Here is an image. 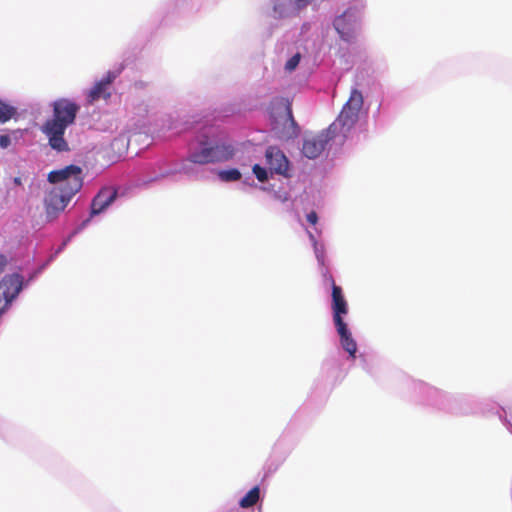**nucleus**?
<instances>
[{"mask_svg": "<svg viewBox=\"0 0 512 512\" xmlns=\"http://www.w3.org/2000/svg\"><path fill=\"white\" fill-rule=\"evenodd\" d=\"M360 20V10L356 7H349L334 19L333 26L343 41L352 44L360 28Z\"/></svg>", "mask_w": 512, "mask_h": 512, "instance_id": "10", "label": "nucleus"}, {"mask_svg": "<svg viewBox=\"0 0 512 512\" xmlns=\"http://www.w3.org/2000/svg\"><path fill=\"white\" fill-rule=\"evenodd\" d=\"M314 0H270V16L282 20L298 16Z\"/></svg>", "mask_w": 512, "mask_h": 512, "instance_id": "12", "label": "nucleus"}, {"mask_svg": "<svg viewBox=\"0 0 512 512\" xmlns=\"http://www.w3.org/2000/svg\"><path fill=\"white\" fill-rule=\"evenodd\" d=\"M308 235H309V239L312 243L318 265L320 266V272L323 277V283H324V285H329L331 287V291H333V287H340V286L335 283L332 274L329 272L328 268L326 267V255H325L324 245L318 243V241L316 240V237L313 233L308 232Z\"/></svg>", "mask_w": 512, "mask_h": 512, "instance_id": "17", "label": "nucleus"}, {"mask_svg": "<svg viewBox=\"0 0 512 512\" xmlns=\"http://www.w3.org/2000/svg\"><path fill=\"white\" fill-rule=\"evenodd\" d=\"M243 184L250 186V187H257L254 179L251 176H247L243 179Z\"/></svg>", "mask_w": 512, "mask_h": 512, "instance_id": "29", "label": "nucleus"}, {"mask_svg": "<svg viewBox=\"0 0 512 512\" xmlns=\"http://www.w3.org/2000/svg\"><path fill=\"white\" fill-rule=\"evenodd\" d=\"M289 451H290V449L285 453V455H284V456H283V458H282V461H283L284 459H286V456H287V454L289 453Z\"/></svg>", "mask_w": 512, "mask_h": 512, "instance_id": "33", "label": "nucleus"}, {"mask_svg": "<svg viewBox=\"0 0 512 512\" xmlns=\"http://www.w3.org/2000/svg\"><path fill=\"white\" fill-rule=\"evenodd\" d=\"M267 118L272 135L282 142H290L301 134V127L295 120L292 103L285 97H273L267 107Z\"/></svg>", "mask_w": 512, "mask_h": 512, "instance_id": "5", "label": "nucleus"}, {"mask_svg": "<svg viewBox=\"0 0 512 512\" xmlns=\"http://www.w3.org/2000/svg\"><path fill=\"white\" fill-rule=\"evenodd\" d=\"M89 225V220H82L77 224L68 235L62 240L61 244L55 249V251L45 260L50 265L57 256L62 253L67 245L73 240L75 236L81 233Z\"/></svg>", "mask_w": 512, "mask_h": 512, "instance_id": "19", "label": "nucleus"}, {"mask_svg": "<svg viewBox=\"0 0 512 512\" xmlns=\"http://www.w3.org/2000/svg\"><path fill=\"white\" fill-rule=\"evenodd\" d=\"M331 310L333 324L345 322L344 317L348 314V303L342 287H333V291H331Z\"/></svg>", "mask_w": 512, "mask_h": 512, "instance_id": "18", "label": "nucleus"}, {"mask_svg": "<svg viewBox=\"0 0 512 512\" xmlns=\"http://www.w3.org/2000/svg\"><path fill=\"white\" fill-rule=\"evenodd\" d=\"M307 221L311 225H316L318 222V214L315 211H311L306 215Z\"/></svg>", "mask_w": 512, "mask_h": 512, "instance_id": "27", "label": "nucleus"}, {"mask_svg": "<svg viewBox=\"0 0 512 512\" xmlns=\"http://www.w3.org/2000/svg\"><path fill=\"white\" fill-rule=\"evenodd\" d=\"M17 115V108L0 99V124H5Z\"/></svg>", "mask_w": 512, "mask_h": 512, "instance_id": "23", "label": "nucleus"}, {"mask_svg": "<svg viewBox=\"0 0 512 512\" xmlns=\"http://www.w3.org/2000/svg\"><path fill=\"white\" fill-rule=\"evenodd\" d=\"M284 441H285V437H284V436H282V437H281V438L276 442V444H275V446H274V452H276V451H277V450H278V449L283 445Z\"/></svg>", "mask_w": 512, "mask_h": 512, "instance_id": "31", "label": "nucleus"}, {"mask_svg": "<svg viewBox=\"0 0 512 512\" xmlns=\"http://www.w3.org/2000/svg\"><path fill=\"white\" fill-rule=\"evenodd\" d=\"M8 263H9L8 257L6 255H4V254H0V275L3 274V272L5 271ZM2 317L3 316H0V319Z\"/></svg>", "mask_w": 512, "mask_h": 512, "instance_id": "26", "label": "nucleus"}, {"mask_svg": "<svg viewBox=\"0 0 512 512\" xmlns=\"http://www.w3.org/2000/svg\"><path fill=\"white\" fill-rule=\"evenodd\" d=\"M71 198L55 187L51 189L44 198L46 218L49 222L58 218L65 210Z\"/></svg>", "mask_w": 512, "mask_h": 512, "instance_id": "16", "label": "nucleus"}, {"mask_svg": "<svg viewBox=\"0 0 512 512\" xmlns=\"http://www.w3.org/2000/svg\"><path fill=\"white\" fill-rule=\"evenodd\" d=\"M339 369V359L336 355L327 357L322 364V372L327 381H332L337 376Z\"/></svg>", "mask_w": 512, "mask_h": 512, "instance_id": "21", "label": "nucleus"}, {"mask_svg": "<svg viewBox=\"0 0 512 512\" xmlns=\"http://www.w3.org/2000/svg\"><path fill=\"white\" fill-rule=\"evenodd\" d=\"M217 176L224 183L236 182L242 179V173L236 167L221 169L218 171Z\"/></svg>", "mask_w": 512, "mask_h": 512, "instance_id": "22", "label": "nucleus"}, {"mask_svg": "<svg viewBox=\"0 0 512 512\" xmlns=\"http://www.w3.org/2000/svg\"><path fill=\"white\" fill-rule=\"evenodd\" d=\"M7 208V200L0 192V214Z\"/></svg>", "mask_w": 512, "mask_h": 512, "instance_id": "30", "label": "nucleus"}, {"mask_svg": "<svg viewBox=\"0 0 512 512\" xmlns=\"http://www.w3.org/2000/svg\"><path fill=\"white\" fill-rule=\"evenodd\" d=\"M235 154L236 146L232 137L214 125L200 127L187 145V161L199 165L227 162Z\"/></svg>", "mask_w": 512, "mask_h": 512, "instance_id": "3", "label": "nucleus"}, {"mask_svg": "<svg viewBox=\"0 0 512 512\" xmlns=\"http://www.w3.org/2000/svg\"><path fill=\"white\" fill-rule=\"evenodd\" d=\"M119 198V191L114 187H102L93 197L90 204V211L87 218L89 223L93 218L105 213L108 208Z\"/></svg>", "mask_w": 512, "mask_h": 512, "instance_id": "13", "label": "nucleus"}, {"mask_svg": "<svg viewBox=\"0 0 512 512\" xmlns=\"http://www.w3.org/2000/svg\"><path fill=\"white\" fill-rule=\"evenodd\" d=\"M179 164L168 163L165 159H160L154 163L146 164L140 171L136 180L137 185L146 186L161 178L181 172Z\"/></svg>", "mask_w": 512, "mask_h": 512, "instance_id": "11", "label": "nucleus"}, {"mask_svg": "<svg viewBox=\"0 0 512 512\" xmlns=\"http://www.w3.org/2000/svg\"><path fill=\"white\" fill-rule=\"evenodd\" d=\"M79 110L80 105L67 98H60L52 103V118L43 124L42 132L54 151L62 153L70 150L64 135L67 128L75 123Z\"/></svg>", "mask_w": 512, "mask_h": 512, "instance_id": "4", "label": "nucleus"}, {"mask_svg": "<svg viewBox=\"0 0 512 512\" xmlns=\"http://www.w3.org/2000/svg\"><path fill=\"white\" fill-rule=\"evenodd\" d=\"M47 180L72 199L83 187L84 173L82 167L70 164L49 172Z\"/></svg>", "mask_w": 512, "mask_h": 512, "instance_id": "9", "label": "nucleus"}, {"mask_svg": "<svg viewBox=\"0 0 512 512\" xmlns=\"http://www.w3.org/2000/svg\"><path fill=\"white\" fill-rule=\"evenodd\" d=\"M10 145H11L10 134H1L0 135V147L2 149H7Z\"/></svg>", "mask_w": 512, "mask_h": 512, "instance_id": "25", "label": "nucleus"}, {"mask_svg": "<svg viewBox=\"0 0 512 512\" xmlns=\"http://www.w3.org/2000/svg\"><path fill=\"white\" fill-rule=\"evenodd\" d=\"M381 104H379L376 113H374L373 117H377L380 114Z\"/></svg>", "mask_w": 512, "mask_h": 512, "instance_id": "32", "label": "nucleus"}, {"mask_svg": "<svg viewBox=\"0 0 512 512\" xmlns=\"http://www.w3.org/2000/svg\"><path fill=\"white\" fill-rule=\"evenodd\" d=\"M11 183L13 184V186H14L15 188H21V189H23L22 177H20V176L13 177V178L11 179Z\"/></svg>", "mask_w": 512, "mask_h": 512, "instance_id": "28", "label": "nucleus"}, {"mask_svg": "<svg viewBox=\"0 0 512 512\" xmlns=\"http://www.w3.org/2000/svg\"><path fill=\"white\" fill-rule=\"evenodd\" d=\"M123 70L124 65L119 64L112 70H109L100 80L96 81L94 86L87 93V101L89 103H94L101 98H109L111 95L108 91L109 87Z\"/></svg>", "mask_w": 512, "mask_h": 512, "instance_id": "14", "label": "nucleus"}, {"mask_svg": "<svg viewBox=\"0 0 512 512\" xmlns=\"http://www.w3.org/2000/svg\"><path fill=\"white\" fill-rule=\"evenodd\" d=\"M454 405L451 415L466 416L482 414L497 418L509 432H512V423L508 418L506 408L497 403L480 399L471 395L454 394Z\"/></svg>", "mask_w": 512, "mask_h": 512, "instance_id": "6", "label": "nucleus"}, {"mask_svg": "<svg viewBox=\"0 0 512 512\" xmlns=\"http://www.w3.org/2000/svg\"><path fill=\"white\" fill-rule=\"evenodd\" d=\"M410 388L415 393L417 401L431 409L447 414L452 413L454 394L448 393L420 380H412Z\"/></svg>", "mask_w": 512, "mask_h": 512, "instance_id": "8", "label": "nucleus"}, {"mask_svg": "<svg viewBox=\"0 0 512 512\" xmlns=\"http://www.w3.org/2000/svg\"><path fill=\"white\" fill-rule=\"evenodd\" d=\"M363 103L362 93L356 88L352 89L338 117L326 129L304 135L301 154L307 159L315 160L333 145L341 147L359 121Z\"/></svg>", "mask_w": 512, "mask_h": 512, "instance_id": "1", "label": "nucleus"}, {"mask_svg": "<svg viewBox=\"0 0 512 512\" xmlns=\"http://www.w3.org/2000/svg\"><path fill=\"white\" fill-rule=\"evenodd\" d=\"M300 61H301V54H300L299 52H297V53H295L294 55H292V56H291V57L286 61L285 66H284L285 70H286L287 72H292V71H294V70L298 67V65H299Z\"/></svg>", "mask_w": 512, "mask_h": 512, "instance_id": "24", "label": "nucleus"}, {"mask_svg": "<svg viewBox=\"0 0 512 512\" xmlns=\"http://www.w3.org/2000/svg\"><path fill=\"white\" fill-rule=\"evenodd\" d=\"M252 173L262 184L259 189L272 194L281 202L286 211L294 209L292 182L295 168L292 161L278 146L269 145L264 152V162L252 166Z\"/></svg>", "mask_w": 512, "mask_h": 512, "instance_id": "2", "label": "nucleus"}, {"mask_svg": "<svg viewBox=\"0 0 512 512\" xmlns=\"http://www.w3.org/2000/svg\"><path fill=\"white\" fill-rule=\"evenodd\" d=\"M263 499L262 491L259 485L252 487L240 500L241 508H251Z\"/></svg>", "mask_w": 512, "mask_h": 512, "instance_id": "20", "label": "nucleus"}, {"mask_svg": "<svg viewBox=\"0 0 512 512\" xmlns=\"http://www.w3.org/2000/svg\"><path fill=\"white\" fill-rule=\"evenodd\" d=\"M48 266V262L44 261L28 272L27 276L19 272H12L5 274L0 279V316L10 310L21 292L33 283Z\"/></svg>", "mask_w": 512, "mask_h": 512, "instance_id": "7", "label": "nucleus"}, {"mask_svg": "<svg viewBox=\"0 0 512 512\" xmlns=\"http://www.w3.org/2000/svg\"><path fill=\"white\" fill-rule=\"evenodd\" d=\"M335 330L339 337L340 348L347 353L346 359L349 361H356L359 359L362 365L365 363L363 355H357L358 345L356 340L353 338L351 330L346 322L334 324Z\"/></svg>", "mask_w": 512, "mask_h": 512, "instance_id": "15", "label": "nucleus"}]
</instances>
